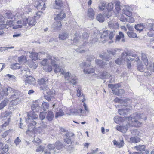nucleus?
Listing matches in <instances>:
<instances>
[{
  "label": "nucleus",
  "mask_w": 154,
  "mask_h": 154,
  "mask_svg": "<svg viewBox=\"0 0 154 154\" xmlns=\"http://www.w3.org/2000/svg\"><path fill=\"white\" fill-rule=\"evenodd\" d=\"M23 17V15L20 13H17L14 16L12 13L8 12L4 16H0V22H6L4 24H0V28L3 29L8 27L14 29L22 28L26 24Z\"/></svg>",
  "instance_id": "1"
},
{
  "label": "nucleus",
  "mask_w": 154,
  "mask_h": 154,
  "mask_svg": "<svg viewBox=\"0 0 154 154\" xmlns=\"http://www.w3.org/2000/svg\"><path fill=\"white\" fill-rule=\"evenodd\" d=\"M31 108L32 110L34 112L29 113L26 119V122L30 123L28 125V130L26 131V134L28 135L32 136L34 135L37 133H41L43 132V129L46 128L47 127L45 123H43V122L41 123V126L38 127L37 128H35L36 125V122L34 121H32L34 119H36L38 118V115L35 114L34 111H38L39 109V107L38 103L33 104L32 105Z\"/></svg>",
  "instance_id": "2"
},
{
  "label": "nucleus",
  "mask_w": 154,
  "mask_h": 154,
  "mask_svg": "<svg viewBox=\"0 0 154 154\" xmlns=\"http://www.w3.org/2000/svg\"><path fill=\"white\" fill-rule=\"evenodd\" d=\"M147 117L143 113L137 112L133 114L128 117L122 118L118 116L114 118V121L116 123H122L125 124L128 127H140L142 124L140 121L146 120Z\"/></svg>",
  "instance_id": "3"
},
{
  "label": "nucleus",
  "mask_w": 154,
  "mask_h": 154,
  "mask_svg": "<svg viewBox=\"0 0 154 154\" xmlns=\"http://www.w3.org/2000/svg\"><path fill=\"white\" fill-rule=\"evenodd\" d=\"M57 59L54 57L48 56L46 58L44 59L41 62V64L43 66L44 70L46 71L50 72L52 70V68L51 66L48 65L50 63L54 67V72L56 73H60L63 74L64 70L62 67L60 66L57 64Z\"/></svg>",
  "instance_id": "4"
},
{
  "label": "nucleus",
  "mask_w": 154,
  "mask_h": 154,
  "mask_svg": "<svg viewBox=\"0 0 154 154\" xmlns=\"http://www.w3.org/2000/svg\"><path fill=\"white\" fill-rule=\"evenodd\" d=\"M56 147L57 150L61 149L62 147V145L60 141L57 142L55 145L50 144L47 146V148L44 150L45 154H56L59 152L55 149Z\"/></svg>",
  "instance_id": "5"
},
{
  "label": "nucleus",
  "mask_w": 154,
  "mask_h": 154,
  "mask_svg": "<svg viewBox=\"0 0 154 154\" xmlns=\"http://www.w3.org/2000/svg\"><path fill=\"white\" fill-rule=\"evenodd\" d=\"M114 31H110L107 30L104 31L102 34L101 38L104 39L102 41L103 43L108 41L109 43H112L114 42L113 38L115 36Z\"/></svg>",
  "instance_id": "6"
},
{
  "label": "nucleus",
  "mask_w": 154,
  "mask_h": 154,
  "mask_svg": "<svg viewBox=\"0 0 154 154\" xmlns=\"http://www.w3.org/2000/svg\"><path fill=\"white\" fill-rule=\"evenodd\" d=\"M108 87L112 90L114 94L118 95H121L124 93L123 89L118 90L117 88L119 87L120 85L119 84H109Z\"/></svg>",
  "instance_id": "7"
},
{
  "label": "nucleus",
  "mask_w": 154,
  "mask_h": 154,
  "mask_svg": "<svg viewBox=\"0 0 154 154\" xmlns=\"http://www.w3.org/2000/svg\"><path fill=\"white\" fill-rule=\"evenodd\" d=\"M22 18H23L24 21L26 22L25 26H26L28 24L29 26H33L36 23V19H35L34 17L29 16L26 17L24 15H23Z\"/></svg>",
  "instance_id": "8"
},
{
  "label": "nucleus",
  "mask_w": 154,
  "mask_h": 154,
  "mask_svg": "<svg viewBox=\"0 0 154 154\" xmlns=\"http://www.w3.org/2000/svg\"><path fill=\"white\" fill-rule=\"evenodd\" d=\"M132 56L134 58L130 57L131 61H136L137 63V68L138 69L140 72H143L145 67L142 65L141 63H140V61L139 57L135 54H132Z\"/></svg>",
  "instance_id": "9"
},
{
  "label": "nucleus",
  "mask_w": 154,
  "mask_h": 154,
  "mask_svg": "<svg viewBox=\"0 0 154 154\" xmlns=\"http://www.w3.org/2000/svg\"><path fill=\"white\" fill-rule=\"evenodd\" d=\"M80 113L79 116H87L89 112V110L87 107L85 103H83L81 106Z\"/></svg>",
  "instance_id": "10"
},
{
  "label": "nucleus",
  "mask_w": 154,
  "mask_h": 154,
  "mask_svg": "<svg viewBox=\"0 0 154 154\" xmlns=\"http://www.w3.org/2000/svg\"><path fill=\"white\" fill-rule=\"evenodd\" d=\"M128 56V54L127 52H125L122 53L121 55V57L116 59L115 60V63L117 64L120 65L123 64L125 61L126 57Z\"/></svg>",
  "instance_id": "11"
},
{
  "label": "nucleus",
  "mask_w": 154,
  "mask_h": 154,
  "mask_svg": "<svg viewBox=\"0 0 154 154\" xmlns=\"http://www.w3.org/2000/svg\"><path fill=\"white\" fill-rule=\"evenodd\" d=\"M91 64H87L86 62H83L82 63L80 64V66L81 67H82V66H83L86 67L84 70V72L85 74H89L94 73V70L93 68H87Z\"/></svg>",
  "instance_id": "12"
},
{
  "label": "nucleus",
  "mask_w": 154,
  "mask_h": 154,
  "mask_svg": "<svg viewBox=\"0 0 154 154\" xmlns=\"http://www.w3.org/2000/svg\"><path fill=\"white\" fill-rule=\"evenodd\" d=\"M8 100L9 101V102H10L9 105L10 107L13 106L17 105L20 102V100L15 95L11 96Z\"/></svg>",
  "instance_id": "13"
},
{
  "label": "nucleus",
  "mask_w": 154,
  "mask_h": 154,
  "mask_svg": "<svg viewBox=\"0 0 154 154\" xmlns=\"http://www.w3.org/2000/svg\"><path fill=\"white\" fill-rule=\"evenodd\" d=\"M81 106H78L75 108H72L70 109H67L66 113L69 115L75 114L79 115L80 113Z\"/></svg>",
  "instance_id": "14"
},
{
  "label": "nucleus",
  "mask_w": 154,
  "mask_h": 154,
  "mask_svg": "<svg viewBox=\"0 0 154 154\" xmlns=\"http://www.w3.org/2000/svg\"><path fill=\"white\" fill-rule=\"evenodd\" d=\"M44 1L41 0L35 2V8L38 10H45L46 6Z\"/></svg>",
  "instance_id": "15"
},
{
  "label": "nucleus",
  "mask_w": 154,
  "mask_h": 154,
  "mask_svg": "<svg viewBox=\"0 0 154 154\" xmlns=\"http://www.w3.org/2000/svg\"><path fill=\"white\" fill-rule=\"evenodd\" d=\"M113 4L111 2L108 3L106 5V8L108 11V14H104V15L107 17L109 18L113 13L114 12L113 10Z\"/></svg>",
  "instance_id": "16"
},
{
  "label": "nucleus",
  "mask_w": 154,
  "mask_h": 154,
  "mask_svg": "<svg viewBox=\"0 0 154 154\" xmlns=\"http://www.w3.org/2000/svg\"><path fill=\"white\" fill-rule=\"evenodd\" d=\"M143 63L144 64L146 68L151 71L154 72V63H149L148 64V60L147 59L145 58L144 59L142 60Z\"/></svg>",
  "instance_id": "17"
},
{
  "label": "nucleus",
  "mask_w": 154,
  "mask_h": 154,
  "mask_svg": "<svg viewBox=\"0 0 154 154\" xmlns=\"http://www.w3.org/2000/svg\"><path fill=\"white\" fill-rule=\"evenodd\" d=\"M123 13L127 16H131V9L130 7L128 5H125L123 9Z\"/></svg>",
  "instance_id": "18"
},
{
  "label": "nucleus",
  "mask_w": 154,
  "mask_h": 154,
  "mask_svg": "<svg viewBox=\"0 0 154 154\" xmlns=\"http://www.w3.org/2000/svg\"><path fill=\"white\" fill-rule=\"evenodd\" d=\"M23 52H24V53H23L22 54H26L27 55L28 54H30L29 55L30 58L32 59V60H36L38 59H39L38 57V54L35 53V52H28L26 51H22Z\"/></svg>",
  "instance_id": "19"
},
{
  "label": "nucleus",
  "mask_w": 154,
  "mask_h": 154,
  "mask_svg": "<svg viewBox=\"0 0 154 154\" xmlns=\"http://www.w3.org/2000/svg\"><path fill=\"white\" fill-rule=\"evenodd\" d=\"M65 17V14L63 11H62L56 15L54 17V20L56 21L60 22L63 20Z\"/></svg>",
  "instance_id": "20"
},
{
  "label": "nucleus",
  "mask_w": 154,
  "mask_h": 154,
  "mask_svg": "<svg viewBox=\"0 0 154 154\" xmlns=\"http://www.w3.org/2000/svg\"><path fill=\"white\" fill-rule=\"evenodd\" d=\"M26 84H30L34 85L36 83V80L35 79L31 76H27L24 80Z\"/></svg>",
  "instance_id": "21"
},
{
  "label": "nucleus",
  "mask_w": 154,
  "mask_h": 154,
  "mask_svg": "<svg viewBox=\"0 0 154 154\" xmlns=\"http://www.w3.org/2000/svg\"><path fill=\"white\" fill-rule=\"evenodd\" d=\"M73 134L71 132L66 133L65 134L66 137V138L64 140L65 142L68 144H71L72 142L69 137L73 136Z\"/></svg>",
  "instance_id": "22"
},
{
  "label": "nucleus",
  "mask_w": 154,
  "mask_h": 154,
  "mask_svg": "<svg viewBox=\"0 0 154 154\" xmlns=\"http://www.w3.org/2000/svg\"><path fill=\"white\" fill-rule=\"evenodd\" d=\"M41 89L43 90L46 91V93L48 95L50 96L54 94H55V91L54 90L50 91L47 85H45V87H43L42 86L40 87Z\"/></svg>",
  "instance_id": "23"
},
{
  "label": "nucleus",
  "mask_w": 154,
  "mask_h": 154,
  "mask_svg": "<svg viewBox=\"0 0 154 154\" xmlns=\"http://www.w3.org/2000/svg\"><path fill=\"white\" fill-rule=\"evenodd\" d=\"M115 102L120 103V104H125L129 103L130 102V100L128 99H119L116 98L114 100Z\"/></svg>",
  "instance_id": "24"
},
{
  "label": "nucleus",
  "mask_w": 154,
  "mask_h": 154,
  "mask_svg": "<svg viewBox=\"0 0 154 154\" xmlns=\"http://www.w3.org/2000/svg\"><path fill=\"white\" fill-rule=\"evenodd\" d=\"M108 26L111 29H117L119 27V25L117 22L110 21L108 23Z\"/></svg>",
  "instance_id": "25"
},
{
  "label": "nucleus",
  "mask_w": 154,
  "mask_h": 154,
  "mask_svg": "<svg viewBox=\"0 0 154 154\" xmlns=\"http://www.w3.org/2000/svg\"><path fill=\"white\" fill-rule=\"evenodd\" d=\"M131 107L128 108L125 106H123V108L120 109L119 110V113L120 115H122L124 114H127L128 111L130 110Z\"/></svg>",
  "instance_id": "26"
},
{
  "label": "nucleus",
  "mask_w": 154,
  "mask_h": 154,
  "mask_svg": "<svg viewBox=\"0 0 154 154\" xmlns=\"http://www.w3.org/2000/svg\"><path fill=\"white\" fill-rule=\"evenodd\" d=\"M62 24L61 23L60 21H56L53 24L52 27L55 30H59L60 29Z\"/></svg>",
  "instance_id": "27"
},
{
  "label": "nucleus",
  "mask_w": 154,
  "mask_h": 154,
  "mask_svg": "<svg viewBox=\"0 0 154 154\" xmlns=\"http://www.w3.org/2000/svg\"><path fill=\"white\" fill-rule=\"evenodd\" d=\"M18 61L20 64H24L27 62V60L26 56L22 55L18 57Z\"/></svg>",
  "instance_id": "28"
},
{
  "label": "nucleus",
  "mask_w": 154,
  "mask_h": 154,
  "mask_svg": "<svg viewBox=\"0 0 154 154\" xmlns=\"http://www.w3.org/2000/svg\"><path fill=\"white\" fill-rule=\"evenodd\" d=\"M148 29L149 30H154V20L149 19L147 20Z\"/></svg>",
  "instance_id": "29"
},
{
  "label": "nucleus",
  "mask_w": 154,
  "mask_h": 154,
  "mask_svg": "<svg viewBox=\"0 0 154 154\" xmlns=\"http://www.w3.org/2000/svg\"><path fill=\"white\" fill-rule=\"evenodd\" d=\"M126 127L124 126H120L117 125L116 127V129L117 130L122 133H125L126 132L127 130V128H128L126 125Z\"/></svg>",
  "instance_id": "30"
},
{
  "label": "nucleus",
  "mask_w": 154,
  "mask_h": 154,
  "mask_svg": "<svg viewBox=\"0 0 154 154\" xmlns=\"http://www.w3.org/2000/svg\"><path fill=\"white\" fill-rule=\"evenodd\" d=\"M114 145L117 146L119 148L123 147L124 145V142L123 140H122L119 142L117 141L116 140H114L113 141Z\"/></svg>",
  "instance_id": "31"
},
{
  "label": "nucleus",
  "mask_w": 154,
  "mask_h": 154,
  "mask_svg": "<svg viewBox=\"0 0 154 154\" xmlns=\"http://www.w3.org/2000/svg\"><path fill=\"white\" fill-rule=\"evenodd\" d=\"M32 10V8L31 6L28 5L25 7L23 10V12L24 14H29L31 12Z\"/></svg>",
  "instance_id": "32"
},
{
  "label": "nucleus",
  "mask_w": 154,
  "mask_h": 154,
  "mask_svg": "<svg viewBox=\"0 0 154 154\" xmlns=\"http://www.w3.org/2000/svg\"><path fill=\"white\" fill-rule=\"evenodd\" d=\"M48 79L46 78H42L38 80V82L39 84L42 85L41 86L45 87V84L46 83Z\"/></svg>",
  "instance_id": "33"
},
{
  "label": "nucleus",
  "mask_w": 154,
  "mask_h": 154,
  "mask_svg": "<svg viewBox=\"0 0 154 154\" xmlns=\"http://www.w3.org/2000/svg\"><path fill=\"white\" fill-rule=\"evenodd\" d=\"M87 15L92 19H93L94 16V12L92 8H90L88 9Z\"/></svg>",
  "instance_id": "34"
},
{
  "label": "nucleus",
  "mask_w": 154,
  "mask_h": 154,
  "mask_svg": "<svg viewBox=\"0 0 154 154\" xmlns=\"http://www.w3.org/2000/svg\"><path fill=\"white\" fill-rule=\"evenodd\" d=\"M110 76V74L106 72H103L99 75L100 78L102 79H108Z\"/></svg>",
  "instance_id": "35"
},
{
  "label": "nucleus",
  "mask_w": 154,
  "mask_h": 154,
  "mask_svg": "<svg viewBox=\"0 0 154 154\" xmlns=\"http://www.w3.org/2000/svg\"><path fill=\"white\" fill-rule=\"evenodd\" d=\"M63 5L62 1L60 0H56L55 4L54 6V7L56 9H59Z\"/></svg>",
  "instance_id": "36"
},
{
  "label": "nucleus",
  "mask_w": 154,
  "mask_h": 154,
  "mask_svg": "<svg viewBox=\"0 0 154 154\" xmlns=\"http://www.w3.org/2000/svg\"><path fill=\"white\" fill-rule=\"evenodd\" d=\"M8 146L7 145H5L2 148L0 149V154H8L7 152L8 150Z\"/></svg>",
  "instance_id": "37"
},
{
  "label": "nucleus",
  "mask_w": 154,
  "mask_h": 154,
  "mask_svg": "<svg viewBox=\"0 0 154 154\" xmlns=\"http://www.w3.org/2000/svg\"><path fill=\"white\" fill-rule=\"evenodd\" d=\"M9 101L8 99H4L0 103V110L2 109L5 107L8 103Z\"/></svg>",
  "instance_id": "38"
},
{
  "label": "nucleus",
  "mask_w": 154,
  "mask_h": 154,
  "mask_svg": "<svg viewBox=\"0 0 154 154\" xmlns=\"http://www.w3.org/2000/svg\"><path fill=\"white\" fill-rule=\"evenodd\" d=\"M140 141V139L138 137H132L130 138V142L131 143H136L139 142Z\"/></svg>",
  "instance_id": "39"
},
{
  "label": "nucleus",
  "mask_w": 154,
  "mask_h": 154,
  "mask_svg": "<svg viewBox=\"0 0 154 154\" xmlns=\"http://www.w3.org/2000/svg\"><path fill=\"white\" fill-rule=\"evenodd\" d=\"M68 38V34L66 32H63L60 34L59 36V38L62 40H65Z\"/></svg>",
  "instance_id": "40"
},
{
  "label": "nucleus",
  "mask_w": 154,
  "mask_h": 154,
  "mask_svg": "<svg viewBox=\"0 0 154 154\" xmlns=\"http://www.w3.org/2000/svg\"><path fill=\"white\" fill-rule=\"evenodd\" d=\"M131 55H129L128 56L129 57V58L128 57H126V59H125V61H126L127 63V67L128 69H131V63L130 62V61H131L130 60V57L132 58H134V57H132V56Z\"/></svg>",
  "instance_id": "41"
},
{
  "label": "nucleus",
  "mask_w": 154,
  "mask_h": 154,
  "mask_svg": "<svg viewBox=\"0 0 154 154\" xmlns=\"http://www.w3.org/2000/svg\"><path fill=\"white\" fill-rule=\"evenodd\" d=\"M133 148L137 151H143L145 150V146L144 145H138L135 146Z\"/></svg>",
  "instance_id": "42"
},
{
  "label": "nucleus",
  "mask_w": 154,
  "mask_h": 154,
  "mask_svg": "<svg viewBox=\"0 0 154 154\" xmlns=\"http://www.w3.org/2000/svg\"><path fill=\"white\" fill-rule=\"evenodd\" d=\"M10 66V68L14 70L19 69L21 67L20 64L17 63L11 64Z\"/></svg>",
  "instance_id": "43"
},
{
  "label": "nucleus",
  "mask_w": 154,
  "mask_h": 154,
  "mask_svg": "<svg viewBox=\"0 0 154 154\" xmlns=\"http://www.w3.org/2000/svg\"><path fill=\"white\" fill-rule=\"evenodd\" d=\"M119 35L116 36V41H119L122 38V42L124 41V39L123 38L124 37V34L121 32H119Z\"/></svg>",
  "instance_id": "44"
},
{
  "label": "nucleus",
  "mask_w": 154,
  "mask_h": 154,
  "mask_svg": "<svg viewBox=\"0 0 154 154\" xmlns=\"http://www.w3.org/2000/svg\"><path fill=\"white\" fill-rule=\"evenodd\" d=\"M144 27V26L143 24H138L135 26L136 29L140 32L142 31Z\"/></svg>",
  "instance_id": "45"
},
{
  "label": "nucleus",
  "mask_w": 154,
  "mask_h": 154,
  "mask_svg": "<svg viewBox=\"0 0 154 154\" xmlns=\"http://www.w3.org/2000/svg\"><path fill=\"white\" fill-rule=\"evenodd\" d=\"M97 20L100 22H103L104 21V18L101 14H98L96 17Z\"/></svg>",
  "instance_id": "46"
},
{
  "label": "nucleus",
  "mask_w": 154,
  "mask_h": 154,
  "mask_svg": "<svg viewBox=\"0 0 154 154\" xmlns=\"http://www.w3.org/2000/svg\"><path fill=\"white\" fill-rule=\"evenodd\" d=\"M5 77L7 78V79H11L14 82L16 81V77L13 75L8 74L5 75Z\"/></svg>",
  "instance_id": "47"
},
{
  "label": "nucleus",
  "mask_w": 154,
  "mask_h": 154,
  "mask_svg": "<svg viewBox=\"0 0 154 154\" xmlns=\"http://www.w3.org/2000/svg\"><path fill=\"white\" fill-rule=\"evenodd\" d=\"M106 3L105 2H100L98 5V8L101 10H103L104 9V8L106 6Z\"/></svg>",
  "instance_id": "48"
},
{
  "label": "nucleus",
  "mask_w": 154,
  "mask_h": 154,
  "mask_svg": "<svg viewBox=\"0 0 154 154\" xmlns=\"http://www.w3.org/2000/svg\"><path fill=\"white\" fill-rule=\"evenodd\" d=\"M77 78L74 75H72L70 77V82L71 83L74 85H75L77 82Z\"/></svg>",
  "instance_id": "49"
},
{
  "label": "nucleus",
  "mask_w": 154,
  "mask_h": 154,
  "mask_svg": "<svg viewBox=\"0 0 154 154\" xmlns=\"http://www.w3.org/2000/svg\"><path fill=\"white\" fill-rule=\"evenodd\" d=\"M54 117V115L51 111H49L47 116V119L49 121L52 120Z\"/></svg>",
  "instance_id": "50"
},
{
  "label": "nucleus",
  "mask_w": 154,
  "mask_h": 154,
  "mask_svg": "<svg viewBox=\"0 0 154 154\" xmlns=\"http://www.w3.org/2000/svg\"><path fill=\"white\" fill-rule=\"evenodd\" d=\"M115 7L118 12L120 10V2L119 1H117L115 2Z\"/></svg>",
  "instance_id": "51"
},
{
  "label": "nucleus",
  "mask_w": 154,
  "mask_h": 154,
  "mask_svg": "<svg viewBox=\"0 0 154 154\" xmlns=\"http://www.w3.org/2000/svg\"><path fill=\"white\" fill-rule=\"evenodd\" d=\"M117 50L118 51H119L121 50L118 49H117V50L115 49H112L109 50L108 51L109 54H112L113 55H114L116 54Z\"/></svg>",
  "instance_id": "52"
},
{
  "label": "nucleus",
  "mask_w": 154,
  "mask_h": 154,
  "mask_svg": "<svg viewBox=\"0 0 154 154\" xmlns=\"http://www.w3.org/2000/svg\"><path fill=\"white\" fill-rule=\"evenodd\" d=\"M128 36L130 38H136L137 37V35L132 32H127Z\"/></svg>",
  "instance_id": "53"
},
{
  "label": "nucleus",
  "mask_w": 154,
  "mask_h": 154,
  "mask_svg": "<svg viewBox=\"0 0 154 154\" xmlns=\"http://www.w3.org/2000/svg\"><path fill=\"white\" fill-rule=\"evenodd\" d=\"M132 15V14H131ZM128 17L127 18L126 21L130 23H134L135 21V20L134 18L132 17V15L131 16H127Z\"/></svg>",
  "instance_id": "54"
},
{
  "label": "nucleus",
  "mask_w": 154,
  "mask_h": 154,
  "mask_svg": "<svg viewBox=\"0 0 154 154\" xmlns=\"http://www.w3.org/2000/svg\"><path fill=\"white\" fill-rule=\"evenodd\" d=\"M49 107L48 104L46 102H44L42 105V108L44 111H45Z\"/></svg>",
  "instance_id": "55"
},
{
  "label": "nucleus",
  "mask_w": 154,
  "mask_h": 154,
  "mask_svg": "<svg viewBox=\"0 0 154 154\" xmlns=\"http://www.w3.org/2000/svg\"><path fill=\"white\" fill-rule=\"evenodd\" d=\"M64 114V112L61 109H60L58 112H57L55 114V117H60Z\"/></svg>",
  "instance_id": "56"
},
{
  "label": "nucleus",
  "mask_w": 154,
  "mask_h": 154,
  "mask_svg": "<svg viewBox=\"0 0 154 154\" xmlns=\"http://www.w3.org/2000/svg\"><path fill=\"white\" fill-rule=\"evenodd\" d=\"M11 114V112L9 111H6L5 112H3L2 115L1 116L2 118L3 117H7L9 116H10Z\"/></svg>",
  "instance_id": "57"
},
{
  "label": "nucleus",
  "mask_w": 154,
  "mask_h": 154,
  "mask_svg": "<svg viewBox=\"0 0 154 154\" xmlns=\"http://www.w3.org/2000/svg\"><path fill=\"white\" fill-rule=\"evenodd\" d=\"M42 14V11H39L36 13V16H34V17L36 18V19H38L41 17Z\"/></svg>",
  "instance_id": "58"
},
{
  "label": "nucleus",
  "mask_w": 154,
  "mask_h": 154,
  "mask_svg": "<svg viewBox=\"0 0 154 154\" xmlns=\"http://www.w3.org/2000/svg\"><path fill=\"white\" fill-rule=\"evenodd\" d=\"M131 132L133 135L138 136L139 134V132L137 129L131 130Z\"/></svg>",
  "instance_id": "59"
},
{
  "label": "nucleus",
  "mask_w": 154,
  "mask_h": 154,
  "mask_svg": "<svg viewBox=\"0 0 154 154\" xmlns=\"http://www.w3.org/2000/svg\"><path fill=\"white\" fill-rule=\"evenodd\" d=\"M64 75L65 79L68 82L69 81V72H67L66 73H65L64 72Z\"/></svg>",
  "instance_id": "60"
},
{
  "label": "nucleus",
  "mask_w": 154,
  "mask_h": 154,
  "mask_svg": "<svg viewBox=\"0 0 154 154\" xmlns=\"http://www.w3.org/2000/svg\"><path fill=\"white\" fill-rule=\"evenodd\" d=\"M100 58H102L103 60H104L106 61L109 60V58L107 57L106 54L100 55Z\"/></svg>",
  "instance_id": "61"
},
{
  "label": "nucleus",
  "mask_w": 154,
  "mask_h": 154,
  "mask_svg": "<svg viewBox=\"0 0 154 154\" xmlns=\"http://www.w3.org/2000/svg\"><path fill=\"white\" fill-rule=\"evenodd\" d=\"M96 64L98 66H100L101 67H103V63H102V61L101 60H99L98 59L96 60Z\"/></svg>",
  "instance_id": "62"
},
{
  "label": "nucleus",
  "mask_w": 154,
  "mask_h": 154,
  "mask_svg": "<svg viewBox=\"0 0 154 154\" xmlns=\"http://www.w3.org/2000/svg\"><path fill=\"white\" fill-rule=\"evenodd\" d=\"M37 64H35L34 62H33L32 61L31 63L30 64H29V67L32 68L33 69H35L36 68L37 66Z\"/></svg>",
  "instance_id": "63"
},
{
  "label": "nucleus",
  "mask_w": 154,
  "mask_h": 154,
  "mask_svg": "<svg viewBox=\"0 0 154 154\" xmlns=\"http://www.w3.org/2000/svg\"><path fill=\"white\" fill-rule=\"evenodd\" d=\"M98 151V148H96L95 150L92 149L88 152L87 154H95Z\"/></svg>",
  "instance_id": "64"
}]
</instances>
